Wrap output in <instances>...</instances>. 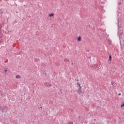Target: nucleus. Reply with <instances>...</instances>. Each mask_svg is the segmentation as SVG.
<instances>
[{
    "label": "nucleus",
    "instance_id": "f257e3e1",
    "mask_svg": "<svg viewBox=\"0 0 124 124\" xmlns=\"http://www.w3.org/2000/svg\"><path fill=\"white\" fill-rule=\"evenodd\" d=\"M45 85L46 86V87H47L48 88H49L52 86L51 83H50L49 82H46V83H45Z\"/></svg>",
    "mask_w": 124,
    "mask_h": 124
},
{
    "label": "nucleus",
    "instance_id": "f03ea898",
    "mask_svg": "<svg viewBox=\"0 0 124 124\" xmlns=\"http://www.w3.org/2000/svg\"><path fill=\"white\" fill-rule=\"evenodd\" d=\"M79 87L80 88L78 91V93L79 94H81V93H83V92L81 91V87L80 86V84Z\"/></svg>",
    "mask_w": 124,
    "mask_h": 124
},
{
    "label": "nucleus",
    "instance_id": "7ed1b4c3",
    "mask_svg": "<svg viewBox=\"0 0 124 124\" xmlns=\"http://www.w3.org/2000/svg\"><path fill=\"white\" fill-rule=\"evenodd\" d=\"M54 13H51V14H48V16L49 17H50V18H51V17H54Z\"/></svg>",
    "mask_w": 124,
    "mask_h": 124
},
{
    "label": "nucleus",
    "instance_id": "20e7f679",
    "mask_svg": "<svg viewBox=\"0 0 124 124\" xmlns=\"http://www.w3.org/2000/svg\"><path fill=\"white\" fill-rule=\"evenodd\" d=\"M16 78V79H20V78H21V76H20V75H17Z\"/></svg>",
    "mask_w": 124,
    "mask_h": 124
},
{
    "label": "nucleus",
    "instance_id": "39448f33",
    "mask_svg": "<svg viewBox=\"0 0 124 124\" xmlns=\"http://www.w3.org/2000/svg\"><path fill=\"white\" fill-rule=\"evenodd\" d=\"M78 41H81V36H79L78 38Z\"/></svg>",
    "mask_w": 124,
    "mask_h": 124
},
{
    "label": "nucleus",
    "instance_id": "423d86ee",
    "mask_svg": "<svg viewBox=\"0 0 124 124\" xmlns=\"http://www.w3.org/2000/svg\"><path fill=\"white\" fill-rule=\"evenodd\" d=\"M69 61L68 60V59H64V62H68Z\"/></svg>",
    "mask_w": 124,
    "mask_h": 124
},
{
    "label": "nucleus",
    "instance_id": "0eeeda50",
    "mask_svg": "<svg viewBox=\"0 0 124 124\" xmlns=\"http://www.w3.org/2000/svg\"><path fill=\"white\" fill-rule=\"evenodd\" d=\"M47 20H51L52 18H51V17H50L49 16H48L47 18Z\"/></svg>",
    "mask_w": 124,
    "mask_h": 124
},
{
    "label": "nucleus",
    "instance_id": "6e6552de",
    "mask_svg": "<svg viewBox=\"0 0 124 124\" xmlns=\"http://www.w3.org/2000/svg\"><path fill=\"white\" fill-rule=\"evenodd\" d=\"M109 61H111V60L112 59V57H111V55L109 56Z\"/></svg>",
    "mask_w": 124,
    "mask_h": 124
},
{
    "label": "nucleus",
    "instance_id": "1a4fd4ad",
    "mask_svg": "<svg viewBox=\"0 0 124 124\" xmlns=\"http://www.w3.org/2000/svg\"><path fill=\"white\" fill-rule=\"evenodd\" d=\"M68 124H73V123L72 122H69Z\"/></svg>",
    "mask_w": 124,
    "mask_h": 124
},
{
    "label": "nucleus",
    "instance_id": "9d476101",
    "mask_svg": "<svg viewBox=\"0 0 124 124\" xmlns=\"http://www.w3.org/2000/svg\"><path fill=\"white\" fill-rule=\"evenodd\" d=\"M4 72H5V73H6V72H7V70H5Z\"/></svg>",
    "mask_w": 124,
    "mask_h": 124
},
{
    "label": "nucleus",
    "instance_id": "9b49d317",
    "mask_svg": "<svg viewBox=\"0 0 124 124\" xmlns=\"http://www.w3.org/2000/svg\"><path fill=\"white\" fill-rule=\"evenodd\" d=\"M121 107H124V104H122V105H121Z\"/></svg>",
    "mask_w": 124,
    "mask_h": 124
},
{
    "label": "nucleus",
    "instance_id": "f8f14e48",
    "mask_svg": "<svg viewBox=\"0 0 124 124\" xmlns=\"http://www.w3.org/2000/svg\"><path fill=\"white\" fill-rule=\"evenodd\" d=\"M122 95V94L121 93H119V94H118V95Z\"/></svg>",
    "mask_w": 124,
    "mask_h": 124
},
{
    "label": "nucleus",
    "instance_id": "ddd939ff",
    "mask_svg": "<svg viewBox=\"0 0 124 124\" xmlns=\"http://www.w3.org/2000/svg\"><path fill=\"white\" fill-rule=\"evenodd\" d=\"M78 85H79V83H78Z\"/></svg>",
    "mask_w": 124,
    "mask_h": 124
},
{
    "label": "nucleus",
    "instance_id": "4468645a",
    "mask_svg": "<svg viewBox=\"0 0 124 124\" xmlns=\"http://www.w3.org/2000/svg\"><path fill=\"white\" fill-rule=\"evenodd\" d=\"M111 84H113V82H111Z\"/></svg>",
    "mask_w": 124,
    "mask_h": 124
}]
</instances>
